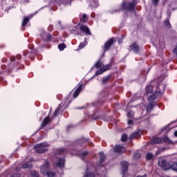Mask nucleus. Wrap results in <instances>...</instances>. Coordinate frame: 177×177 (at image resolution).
<instances>
[{"label":"nucleus","instance_id":"61","mask_svg":"<svg viewBox=\"0 0 177 177\" xmlns=\"http://www.w3.org/2000/svg\"><path fill=\"white\" fill-rule=\"evenodd\" d=\"M174 136L177 137V131H174Z\"/></svg>","mask_w":177,"mask_h":177},{"label":"nucleus","instance_id":"50","mask_svg":"<svg viewBox=\"0 0 177 177\" xmlns=\"http://www.w3.org/2000/svg\"><path fill=\"white\" fill-rule=\"evenodd\" d=\"M28 48H29V49L31 50H30V53H32V49H34V46L32 45V44H29V45H28Z\"/></svg>","mask_w":177,"mask_h":177},{"label":"nucleus","instance_id":"32","mask_svg":"<svg viewBox=\"0 0 177 177\" xmlns=\"http://www.w3.org/2000/svg\"><path fill=\"white\" fill-rule=\"evenodd\" d=\"M29 175L31 177H39V174H38V171L35 170H32L29 172Z\"/></svg>","mask_w":177,"mask_h":177},{"label":"nucleus","instance_id":"44","mask_svg":"<svg viewBox=\"0 0 177 177\" xmlns=\"http://www.w3.org/2000/svg\"><path fill=\"white\" fill-rule=\"evenodd\" d=\"M104 71H103V68L101 67L98 71L95 72V75H100V74H103Z\"/></svg>","mask_w":177,"mask_h":177},{"label":"nucleus","instance_id":"20","mask_svg":"<svg viewBox=\"0 0 177 177\" xmlns=\"http://www.w3.org/2000/svg\"><path fill=\"white\" fill-rule=\"evenodd\" d=\"M102 111H98L93 113V115L92 116V120H93V121H96V120H99V118H102Z\"/></svg>","mask_w":177,"mask_h":177},{"label":"nucleus","instance_id":"28","mask_svg":"<svg viewBox=\"0 0 177 177\" xmlns=\"http://www.w3.org/2000/svg\"><path fill=\"white\" fill-rule=\"evenodd\" d=\"M28 23H30V17H24L21 22V26L27 27V24H28Z\"/></svg>","mask_w":177,"mask_h":177},{"label":"nucleus","instance_id":"64","mask_svg":"<svg viewBox=\"0 0 177 177\" xmlns=\"http://www.w3.org/2000/svg\"><path fill=\"white\" fill-rule=\"evenodd\" d=\"M70 128H71V127L67 126V129H70Z\"/></svg>","mask_w":177,"mask_h":177},{"label":"nucleus","instance_id":"13","mask_svg":"<svg viewBox=\"0 0 177 177\" xmlns=\"http://www.w3.org/2000/svg\"><path fill=\"white\" fill-rule=\"evenodd\" d=\"M10 60L15 62L13 64H19L20 60H21V55H12Z\"/></svg>","mask_w":177,"mask_h":177},{"label":"nucleus","instance_id":"5","mask_svg":"<svg viewBox=\"0 0 177 177\" xmlns=\"http://www.w3.org/2000/svg\"><path fill=\"white\" fill-rule=\"evenodd\" d=\"M49 145L42 142L40 144H37L35 145V149H36V153H38L39 154H42L44 153H46L48 151V147Z\"/></svg>","mask_w":177,"mask_h":177},{"label":"nucleus","instance_id":"43","mask_svg":"<svg viewBox=\"0 0 177 177\" xmlns=\"http://www.w3.org/2000/svg\"><path fill=\"white\" fill-rule=\"evenodd\" d=\"M95 68H100L102 67V62H100V59L95 64Z\"/></svg>","mask_w":177,"mask_h":177},{"label":"nucleus","instance_id":"55","mask_svg":"<svg viewBox=\"0 0 177 177\" xmlns=\"http://www.w3.org/2000/svg\"><path fill=\"white\" fill-rule=\"evenodd\" d=\"M122 41H124V38H119L118 39V44H122Z\"/></svg>","mask_w":177,"mask_h":177},{"label":"nucleus","instance_id":"26","mask_svg":"<svg viewBox=\"0 0 177 177\" xmlns=\"http://www.w3.org/2000/svg\"><path fill=\"white\" fill-rule=\"evenodd\" d=\"M164 138H161V137H158V138H153L152 139V142L153 143L156 144V145H158L160 143H163L164 142Z\"/></svg>","mask_w":177,"mask_h":177},{"label":"nucleus","instance_id":"25","mask_svg":"<svg viewBox=\"0 0 177 177\" xmlns=\"http://www.w3.org/2000/svg\"><path fill=\"white\" fill-rule=\"evenodd\" d=\"M169 169H172V171H174V172H177V162H174L171 165L169 163L167 167V171Z\"/></svg>","mask_w":177,"mask_h":177},{"label":"nucleus","instance_id":"7","mask_svg":"<svg viewBox=\"0 0 177 177\" xmlns=\"http://www.w3.org/2000/svg\"><path fill=\"white\" fill-rule=\"evenodd\" d=\"M50 167V164H49V161L46 160L40 167V172L41 175H46L48 172Z\"/></svg>","mask_w":177,"mask_h":177},{"label":"nucleus","instance_id":"56","mask_svg":"<svg viewBox=\"0 0 177 177\" xmlns=\"http://www.w3.org/2000/svg\"><path fill=\"white\" fill-rule=\"evenodd\" d=\"M1 68H2V70H6V65H5V64L1 65Z\"/></svg>","mask_w":177,"mask_h":177},{"label":"nucleus","instance_id":"63","mask_svg":"<svg viewBox=\"0 0 177 177\" xmlns=\"http://www.w3.org/2000/svg\"><path fill=\"white\" fill-rule=\"evenodd\" d=\"M120 38H123V39H124V38H125V36L124 35H122V37Z\"/></svg>","mask_w":177,"mask_h":177},{"label":"nucleus","instance_id":"49","mask_svg":"<svg viewBox=\"0 0 177 177\" xmlns=\"http://www.w3.org/2000/svg\"><path fill=\"white\" fill-rule=\"evenodd\" d=\"M48 31H49L50 32H52V31H53V25H50L48 27Z\"/></svg>","mask_w":177,"mask_h":177},{"label":"nucleus","instance_id":"38","mask_svg":"<svg viewBox=\"0 0 177 177\" xmlns=\"http://www.w3.org/2000/svg\"><path fill=\"white\" fill-rule=\"evenodd\" d=\"M66 48H67V46H66V44H64V43H62L58 45V49H59V50H64V49H66Z\"/></svg>","mask_w":177,"mask_h":177},{"label":"nucleus","instance_id":"41","mask_svg":"<svg viewBox=\"0 0 177 177\" xmlns=\"http://www.w3.org/2000/svg\"><path fill=\"white\" fill-rule=\"evenodd\" d=\"M166 149L165 147H162L158 151H156V156H159V154H161L163 151H165Z\"/></svg>","mask_w":177,"mask_h":177},{"label":"nucleus","instance_id":"12","mask_svg":"<svg viewBox=\"0 0 177 177\" xmlns=\"http://www.w3.org/2000/svg\"><path fill=\"white\" fill-rule=\"evenodd\" d=\"M128 167H129V163L127 161H122L121 162L122 174L125 175L128 172Z\"/></svg>","mask_w":177,"mask_h":177},{"label":"nucleus","instance_id":"3","mask_svg":"<svg viewBox=\"0 0 177 177\" xmlns=\"http://www.w3.org/2000/svg\"><path fill=\"white\" fill-rule=\"evenodd\" d=\"M109 97V94H107V92L103 91L99 93L98 97L99 100L96 101L94 103V107H96V109H100L102 107V105L107 100V97Z\"/></svg>","mask_w":177,"mask_h":177},{"label":"nucleus","instance_id":"34","mask_svg":"<svg viewBox=\"0 0 177 177\" xmlns=\"http://www.w3.org/2000/svg\"><path fill=\"white\" fill-rule=\"evenodd\" d=\"M78 142L82 145H84V143H88V142H89V138H82L79 139Z\"/></svg>","mask_w":177,"mask_h":177},{"label":"nucleus","instance_id":"4","mask_svg":"<svg viewBox=\"0 0 177 177\" xmlns=\"http://www.w3.org/2000/svg\"><path fill=\"white\" fill-rule=\"evenodd\" d=\"M39 37H41V39L44 42L55 41V37H53V36H52V34H50L44 30H40Z\"/></svg>","mask_w":177,"mask_h":177},{"label":"nucleus","instance_id":"16","mask_svg":"<svg viewBox=\"0 0 177 177\" xmlns=\"http://www.w3.org/2000/svg\"><path fill=\"white\" fill-rule=\"evenodd\" d=\"M138 138H140V130L137 129L129 136V140H132Z\"/></svg>","mask_w":177,"mask_h":177},{"label":"nucleus","instance_id":"37","mask_svg":"<svg viewBox=\"0 0 177 177\" xmlns=\"http://www.w3.org/2000/svg\"><path fill=\"white\" fill-rule=\"evenodd\" d=\"M95 176H96V174L93 171L86 173V174L84 176V177H95Z\"/></svg>","mask_w":177,"mask_h":177},{"label":"nucleus","instance_id":"62","mask_svg":"<svg viewBox=\"0 0 177 177\" xmlns=\"http://www.w3.org/2000/svg\"><path fill=\"white\" fill-rule=\"evenodd\" d=\"M88 39V38L85 37L84 38V42H86V40Z\"/></svg>","mask_w":177,"mask_h":177},{"label":"nucleus","instance_id":"22","mask_svg":"<svg viewBox=\"0 0 177 177\" xmlns=\"http://www.w3.org/2000/svg\"><path fill=\"white\" fill-rule=\"evenodd\" d=\"M112 75H108L105 77H103L102 79L101 80V84L102 85H106L109 81H110Z\"/></svg>","mask_w":177,"mask_h":177},{"label":"nucleus","instance_id":"30","mask_svg":"<svg viewBox=\"0 0 177 177\" xmlns=\"http://www.w3.org/2000/svg\"><path fill=\"white\" fill-rule=\"evenodd\" d=\"M100 156V163L102 164L104 160H106V156H104V153L103 151L99 152Z\"/></svg>","mask_w":177,"mask_h":177},{"label":"nucleus","instance_id":"21","mask_svg":"<svg viewBox=\"0 0 177 177\" xmlns=\"http://www.w3.org/2000/svg\"><path fill=\"white\" fill-rule=\"evenodd\" d=\"M157 106V103L156 102H151L147 104V111H152L154 106Z\"/></svg>","mask_w":177,"mask_h":177},{"label":"nucleus","instance_id":"54","mask_svg":"<svg viewBox=\"0 0 177 177\" xmlns=\"http://www.w3.org/2000/svg\"><path fill=\"white\" fill-rule=\"evenodd\" d=\"M128 124H129V125H132V124H133V120H129Z\"/></svg>","mask_w":177,"mask_h":177},{"label":"nucleus","instance_id":"51","mask_svg":"<svg viewBox=\"0 0 177 177\" xmlns=\"http://www.w3.org/2000/svg\"><path fill=\"white\" fill-rule=\"evenodd\" d=\"M160 0H152V3L155 5H157V3H158Z\"/></svg>","mask_w":177,"mask_h":177},{"label":"nucleus","instance_id":"48","mask_svg":"<svg viewBox=\"0 0 177 177\" xmlns=\"http://www.w3.org/2000/svg\"><path fill=\"white\" fill-rule=\"evenodd\" d=\"M79 49H82L84 48H85V44H84L83 42H81L79 45Z\"/></svg>","mask_w":177,"mask_h":177},{"label":"nucleus","instance_id":"52","mask_svg":"<svg viewBox=\"0 0 177 177\" xmlns=\"http://www.w3.org/2000/svg\"><path fill=\"white\" fill-rule=\"evenodd\" d=\"M173 53H175L177 56V46L174 48V49L173 50Z\"/></svg>","mask_w":177,"mask_h":177},{"label":"nucleus","instance_id":"33","mask_svg":"<svg viewBox=\"0 0 177 177\" xmlns=\"http://www.w3.org/2000/svg\"><path fill=\"white\" fill-rule=\"evenodd\" d=\"M112 67H113V65H111V64H108L101 68H102V70L104 73L105 71H109V70H110Z\"/></svg>","mask_w":177,"mask_h":177},{"label":"nucleus","instance_id":"17","mask_svg":"<svg viewBox=\"0 0 177 177\" xmlns=\"http://www.w3.org/2000/svg\"><path fill=\"white\" fill-rule=\"evenodd\" d=\"M113 151L115 153H125L127 150H125V147L121 145H115L113 148Z\"/></svg>","mask_w":177,"mask_h":177},{"label":"nucleus","instance_id":"18","mask_svg":"<svg viewBox=\"0 0 177 177\" xmlns=\"http://www.w3.org/2000/svg\"><path fill=\"white\" fill-rule=\"evenodd\" d=\"M87 3L91 8H97L99 6L98 0H87Z\"/></svg>","mask_w":177,"mask_h":177},{"label":"nucleus","instance_id":"6","mask_svg":"<svg viewBox=\"0 0 177 177\" xmlns=\"http://www.w3.org/2000/svg\"><path fill=\"white\" fill-rule=\"evenodd\" d=\"M115 37H111L108 39L104 44V52H107L111 48V46L113 45L114 42H115Z\"/></svg>","mask_w":177,"mask_h":177},{"label":"nucleus","instance_id":"9","mask_svg":"<svg viewBox=\"0 0 177 177\" xmlns=\"http://www.w3.org/2000/svg\"><path fill=\"white\" fill-rule=\"evenodd\" d=\"M129 52H133L134 53H139V45H138V42L135 41L131 46H129Z\"/></svg>","mask_w":177,"mask_h":177},{"label":"nucleus","instance_id":"59","mask_svg":"<svg viewBox=\"0 0 177 177\" xmlns=\"http://www.w3.org/2000/svg\"><path fill=\"white\" fill-rule=\"evenodd\" d=\"M84 109H85V107L82 106V107L76 108V110H82Z\"/></svg>","mask_w":177,"mask_h":177},{"label":"nucleus","instance_id":"10","mask_svg":"<svg viewBox=\"0 0 177 177\" xmlns=\"http://www.w3.org/2000/svg\"><path fill=\"white\" fill-rule=\"evenodd\" d=\"M85 88V86L84 84H81L78 86V87L75 90V91L73 92V98L75 99V97H78V96L80 95V93H81V92L82 91V89H84Z\"/></svg>","mask_w":177,"mask_h":177},{"label":"nucleus","instance_id":"8","mask_svg":"<svg viewBox=\"0 0 177 177\" xmlns=\"http://www.w3.org/2000/svg\"><path fill=\"white\" fill-rule=\"evenodd\" d=\"M158 165L164 171H168V167L169 165V162H167V160H165V159L159 160L158 162Z\"/></svg>","mask_w":177,"mask_h":177},{"label":"nucleus","instance_id":"46","mask_svg":"<svg viewBox=\"0 0 177 177\" xmlns=\"http://www.w3.org/2000/svg\"><path fill=\"white\" fill-rule=\"evenodd\" d=\"M88 154H89V151H85L81 153V156L82 157H86V156H88Z\"/></svg>","mask_w":177,"mask_h":177},{"label":"nucleus","instance_id":"58","mask_svg":"<svg viewBox=\"0 0 177 177\" xmlns=\"http://www.w3.org/2000/svg\"><path fill=\"white\" fill-rule=\"evenodd\" d=\"M136 177H147V174H144L143 176L138 175Z\"/></svg>","mask_w":177,"mask_h":177},{"label":"nucleus","instance_id":"27","mask_svg":"<svg viewBox=\"0 0 177 177\" xmlns=\"http://www.w3.org/2000/svg\"><path fill=\"white\" fill-rule=\"evenodd\" d=\"M21 68H24V66L18 67H15V66H13L12 68V64H10L8 66V72L10 73L12 70H15V71H17L18 70H21Z\"/></svg>","mask_w":177,"mask_h":177},{"label":"nucleus","instance_id":"31","mask_svg":"<svg viewBox=\"0 0 177 177\" xmlns=\"http://www.w3.org/2000/svg\"><path fill=\"white\" fill-rule=\"evenodd\" d=\"M89 19V17L86 14H84L82 15V17H80V21L82 23H86L88 21V19Z\"/></svg>","mask_w":177,"mask_h":177},{"label":"nucleus","instance_id":"45","mask_svg":"<svg viewBox=\"0 0 177 177\" xmlns=\"http://www.w3.org/2000/svg\"><path fill=\"white\" fill-rule=\"evenodd\" d=\"M170 129H171L169 128V124H167L162 128V129L161 130V132H164L165 131H167L168 132V131H169Z\"/></svg>","mask_w":177,"mask_h":177},{"label":"nucleus","instance_id":"35","mask_svg":"<svg viewBox=\"0 0 177 177\" xmlns=\"http://www.w3.org/2000/svg\"><path fill=\"white\" fill-rule=\"evenodd\" d=\"M163 24L164 26H165V27H167V28H169V30H171V28H172V26L171 25V23L169 20H165L163 22Z\"/></svg>","mask_w":177,"mask_h":177},{"label":"nucleus","instance_id":"36","mask_svg":"<svg viewBox=\"0 0 177 177\" xmlns=\"http://www.w3.org/2000/svg\"><path fill=\"white\" fill-rule=\"evenodd\" d=\"M47 177H55L57 175L56 171H50V170L48 171V172L46 174Z\"/></svg>","mask_w":177,"mask_h":177},{"label":"nucleus","instance_id":"47","mask_svg":"<svg viewBox=\"0 0 177 177\" xmlns=\"http://www.w3.org/2000/svg\"><path fill=\"white\" fill-rule=\"evenodd\" d=\"M21 174L20 173H13L11 174V177H20Z\"/></svg>","mask_w":177,"mask_h":177},{"label":"nucleus","instance_id":"53","mask_svg":"<svg viewBox=\"0 0 177 177\" xmlns=\"http://www.w3.org/2000/svg\"><path fill=\"white\" fill-rule=\"evenodd\" d=\"M27 55H28V50H25L24 51V56H27Z\"/></svg>","mask_w":177,"mask_h":177},{"label":"nucleus","instance_id":"19","mask_svg":"<svg viewBox=\"0 0 177 177\" xmlns=\"http://www.w3.org/2000/svg\"><path fill=\"white\" fill-rule=\"evenodd\" d=\"M68 153V149L67 148H58L57 149V154L59 156H66Z\"/></svg>","mask_w":177,"mask_h":177},{"label":"nucleus","instance_id":"42","mask_svg":"<svg viewBox=\"0 0 177 177\" xmlns=\"http://www.w3.org/2000/svg\"><path fill=\"white\" fill-rule=\"evenodd\" d=\"M152 158H153V153H147L146 154V160H147L148 161H150V160H151Z\"/></svg>","mask_w":177,"mask_h":177},{"label":"nucleus","instance_id":"1","mask_svg":"<svg viewBox=\"0 0 177 177\" xmlns=\"http://www.w3.org/2000/svg\"><path fill=\"white\" fill-rule=\"evenodd\" d=\"M137 5L138 1H136V0H133L132 1L129 2L122 1L120 10H122L123 12H133L136 16H138L136 15V10H135Z\"/></svg>","mask_w":177,"mask_h":177},{"label":"nucleus","instance_id":"57","mask_svg":"<svg viewBox=\"0 0 177 177\" xmlns=\"http://www.w3.org/2000/svg\"><path fill=\"white\" fill-rule=\"evenodd\" d=\"M2 62H3V63H6V62H8V59L3 57V58L2 59Z\"/></svg>","mask_w":177,"mask_h":177},{"label":"nucleus","instance_id":"14","mask_svg":"<svg viewBox=\"0 0 177 177\" xmlns=\"http://www.w3.org/2000/svg\"><path fill=\"white\" fill-rule=\"evenodd\" d=\"M49 122H50V117L49 115H48L47 117H46L40 126V128L39 129V131H41V129H44V128H45V127H47L48 124H49Z\"/></svg>","mask_w":177,"mask_h":177},{"label":"nucleus","instance_id":"15","mask_svg":"<svg viewBox=\"0 0 177 177\" xmlns=\"http://www.w3.org/2000/svg\"><path fill=\"white\" fill-rule=\"evenodd\" d=\"M158 91L153 94H151L149 97H148L149 102H153V100H156L160 95H161V91H159L158 88H157Z\"/></svg>","mask_w":177,"mask_h":177},{"label":"nucleus","instance_id":"60","mask_svg":"<svg viewBox=\"0 0 177 177\" xmlns=\"http://www.w3.org/2000/svg\"><path fill=\"white\" fill-rule=\"evenodd\" d=\"M88 146L93 147V142H88Z\"/></svg>","mask_w":177,"mask_h":177},{"label":"nucleus","instance_id":"40","mask_svg":"<svg viewBox=\"0 0 177 177\" xmlns=\"http://www.w3.org/2000/svg\"><path fill=\"white\" fill-rule=\"evenodd\" d=\"M121 140L122 142H127V140H128V135H127V133H123L121 136Z\"/></svg>","mask_w":177,"mask_h":177},{"label":"nucleus","instance_id":"11","mask_svg":"<svg viewBox=\"0 0 177 177\" xmlns=\"http://www.w3.org/2000/svg\"><path fill=\"white\" fill-rule=\"evenodd\" d=\"M80 30L82 31V32H84V34H86V35H92V32H91V30H89V28L88 26L85 25H80Z\"/></svg>","mask_w":177,"mask_h":177},{"label":"nucleus","instance_id":"24","mask_svg":"<svg viewBox=\"0 0 177 177\" xmlns=\"http://www.w3.org/2000/svg\"><path fill=\"white\" fill-rule=\"evenodd\" d=\"M154 89V87L152 85H147L145 87V95H146V96H147V95H149V93H151L153 92Z\"/></svg>","mask_w":177,"mask_h":177},{"label":"nucleus","instance_id":"39","mask_svg":"<svg viewBox=\"0 0 177 177\" xmlns=\"http://www.w3.org/2000/svg\"><path fill=\"white\" fill-rule=\"evenodd\" d=\"M133 115H135V112L132 110L128 111L127 117L128 118H133Z\"/></svg>","mask_w":177,"mask_h":177},{"label":"nucleus","instance_id":"29","mask_svg":"<svg viewBox=\"0 0 177 177\" xmlns=\"http://www.w3.org/2000/svg\"><path fill=\"white\" fill-rule=\"evenodd\" d=\"M32 164H31V162H26L24 164H22V168H24V169H27V168L28 169H31L32 168Z\"/></svg>","mask_w":177,"mask_h":177},{"label":"nucleus","instance_id":"23","mask_svg":"<svg viewBox=\"0 0 177 177\" xmlns=\"http://www.w3.org/2000/svg\"><path fill=\"white\" fill-rule=\"evenodd\" d=\"M65 162H66V159L64 158H61L59 159L57 163V167H58L59 168H64Z\"/></svg>","mask_w":177,"mask_h":177},{"label":"nucleus","instance_id":"2","mask_svg":"<svg viewBox=\"0 0 177 177\" xmlns=\"http://www.w3.org/2000/svg\"><path fill=\"white\" fill-rule=\"evenodd\" d=\"M71 96V93H70L65 98L64 100V102H62L61 104H59V106H57V108L55 110L54 113L53 115V117L56 118L57 117V115H59V113L60 112V111H64V110H66V109H67V107H68V106H70V103H71V100H69L68 99H70V97Z\"/></svg>","mask_w":177,"mask_h":177}]
</instances>
